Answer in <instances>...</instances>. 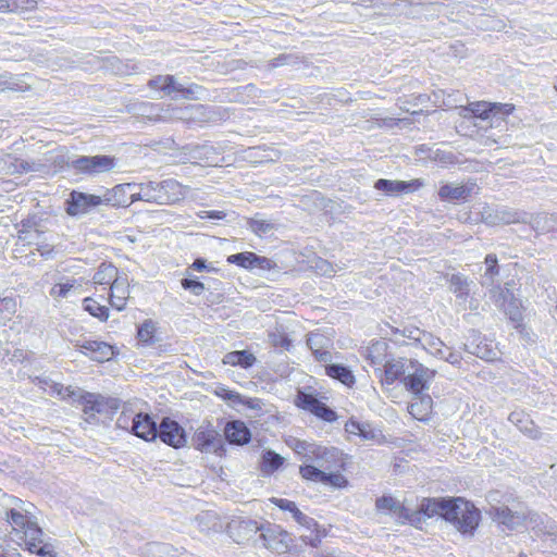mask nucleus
Returning a JSON list of instances; mask_svg holds the SVG:
<instances>
[{"instance_id": "obj_1", "label": "nucleus", "mask_w": 557, "mask_h": 557, "mask_svg": "<svg viewBox=\"0 0 557 557\" xmlns=\"http://www.w3.org/2000/svg\"><path fill=\"white\" fill-rule=\"evenodd\" d=\"M421 506L428 517L441 516L463 535L472 536L481 521V511L472 503L462 498L424 499Z\"/></svg>"}, {"instance_id": "obj_2", "label": "nucleus", "mask_w": 557, "mask_h": 557, "mask_svg": "<svg viewBox=\"0 0 557 557\" xmlns=\"http://www.w3.org/2000/svg\"><path fill=\"white\" fill-rule=\"evenodd\" d=\"M189 188L174 178L161 182L148 181L138 184L139 201L170 206L183 200Z\"/></svg>"}, {"instance_id": "obj_3", "label": "nucleus", "mask_w": 557, "mask_h": 557, "mask_svg": "<svg viewBox=\"0 0 557 557\" xmlns=\"http://www.w3.org/2000/svg\"><path fill=\"white\" fill-rule=\"evenodd\" d=\"M79 403L83 406L85 421L92 424L99 423L102 419H112L121 404L117 398L87 392L79 396Z\"/></svg>"}, {"instance_id": "obj_4", "label": "nucleus", "mask_w": 557, "mask_h": 557, "mask_svg": "<svg viewBox=\"0 0 557 557\" xmlns=\"http://www.w3.org/2000/svg\"><path fill=\"white\" fill-rule=\"evenodd\" d=\"M117 160L112 156H81L69 162V168L86 176H97L115 169Z\"/></svg>"}, {"instance_id": "obj_5", "label": "nucleus", "mask_w": 557, "mask_h": 557, "mask_svg": "<svg viewBox=\"0 0 557 557\" xmlns=\"http://www.w3.org/2000/svg\"><path fill=\"white\" fill-rule=\"evenodd\" d=\"M292 542V535L283 530L281 525L262 522L259 543L257 545H261L275 554H285L288 552Z\"/></svg>"}, {"instance_id": "obj_6", "label": "nucleus", "mask_w": 557, "mask_h": 557, "mask_svg": "<svg viewBox=\"0 0 557 557\" xmlns=\"http://www.w3.org/2000/svg\"><path fill=\"white\" fill-rule=\"evenodd\" d=\"M468 110L482 122L490 121V126L493 127L494 125L498 126L505 116L512 113L515 106L511 103L480 101L470 103Z\"/></svg>"}, {"instance_id": "obj_7", "label": "nucleus", "mask_w": 557, "mask_h": 557, "mask_svg": "<svg viewBox=\"0 0 557 557\" xmlns=\"http://www.w3.org/2000/svg\"><path fill=\"white\" fill-rule=\"evenodd\" d=\"M262 528V523H258L255 520L236 517L233 518L226 527L228 535L237 544L259 543V535Z\"/></svg>"}, {"instance_id": "obj_8", "label": "nucleus", "mask_w": 557, "mask_h": 557, "mask_svg": "<svg viewBox=\"0 0 557 557\" xmlns=\"http://www.w3.org/2000/svg\"><path fill=\"white\" fill-rule=\"evenodd\" d=\"M410 369L404 377V384L407 391L414 396L424 395L423 392L428 391L431 381L435 376V371L431 370L418 361H410Z\"/></svg>"}, {"instance_id": "obj_9", "label": "nucleus", "mask_w": 557, "mask_h": 557, "mask_svg": "<svg viewBox=\"0 0 557 557\" xmlns=\"http://www.w3.org/2000/svg\"><path fill=\"white\" fill-rule=\"evenodd\" d=\"M21 539L24 540L28 552L40 557H57L54 546L44 541V532L36 521L22 532Z\"/></svg>"}, {"instance_id": "obj_10", "label": "nucleus", "mask_w": 557, "mask_h": 557, "mask_svg": "<svg viewBox=\"0 0 557 557\" xmlns=\"http://www.w3.org/2000/svg\"><path fill=\"white\" fill-rule=\"evenodd\" d=\"M448 289L456 297V304L461 310H474L476 304L471 297L474 283L462 274H453L449 278Z\"/></svg>"}, {"instance_id": "obj_11", "label": "nucleus", "mask_w": 557, "mask_h": 557, "mask_svg": "<svg viewBox=\"0 0 557 557\" xmlns=\"http://www.w3.org/2000/svg\"><path fill=\"white\" fill-rule=\"evenodd\" d=\"M138 184L126 183L119 184L112 189H108L102 197L103 205L112 207H128L135 201H139L137 198Z\"/></svg>"}, {"instance_id": "obj_12", "label": "nucleus", "mask_w": 557, "mask_h": 557, "mask_svg": "<svg viewBox=\"0 0 557 557\" xmlns=\"http://www.w3.org/2000/svg\"><path fill=\"white\" fill-rule=\"evenodd\" d=\"M45 234L41 219L33 215L21 221L17 238L24 245L40 247V244L47 240Z\"/></svg>"}, {"instance_id": "obj_13", "label": "nucleus", "mask_w": 557, "mask_h": 557, "mask_svg": "<svg viewBox=\"0 0 557 557\" xmlns=\"http://www.w3.org/2000/svg\"><path fill=\"white\" fill-rule=\"evenodd\" d=\"M65 211L71 216L88 213L94 208L103 205L102 197L73 190L66 200Z\"/></svg>"}, {"instance_id": "obj_14", "label": "nucleus", "mask_w": 557, "mask_h": 557, "mask_svg": "<svg viewBox=\"0 0 557 557\" xmlns=\"http://www.w3.org/2000/svg\"><path fill=\"white\" fill-rule=\"evenodd\" d=\"M158 437L173 448L184 447L187 443L185 430L175 420L165 417L158 429Z\"/></svg>"}, {"instance_id": "obj_15", "label": "nucleus", "mask_w": 557, "mask_h": 557, "mask_svg": "<svg viewBox=\"0 0 557 557\" xmlns=\"http://www.w3.org/2000/svg\"><path fill=\"white\" fill-rule=\"evenodd\" d=\"M191 441L194 447L202 453H218L222 449L221 434L209 424L199 426Z\"/></svg>"}, {"instance_id": "obj_16", "label": "nucleus", "mask_w": 557, "mask_h": 557, "mask_svg": "<svg viewBox=\"0 0 557 557\" xmlns=\"http://www.w3.org/2000/svg\"><path fill=\"white\" fill-rule=\"evenodd\" d=\"M75 347L97 362L109 361L115 355L114 347L102 341L82 338L75 342Z\"/></svg>"}, {"instance_id": "obj_17", "label": "nucleus", "mask_w": 557, "mask_h": 557, "mask_svg": "<svg viewBox=\"0 0 557 557\" xmlns=\"http://www.w3.org/2000/svg\"><path fill=\"white\" fill-rule=\"evenodd\" d=\"M409 359L398 358V359H389L385 360L383 364V369L375 368V372H377L379 376L382 379V382L392 385L398 379L405 377L410 369Z\"/></svg>"}, {"instance_id": "obj_18", "label": "nucleus", "mask_w": 557, "mask_h": 557, "mask_svg": "<svg viewBox=\"0 0 557 557\" xmlns=\"http://www.w3.org/2000/svg\"><path fill=\"white\" fill-rule=\"evenodd\" d=\"M158 429L159 425L149 413L139 412L134 414L132 433L137 437L146 442L156 441L158 438Z\"/></svg>"}, {"instance_id": "obj_19", "label": "nucleus", "mask_w": 557, "mask_h": 557, "mask_svg": "<svg viewBox=\"0 0 557 557\" xmlns=\"http://www.w3.org/2000/svg\"><path fill=\"white\" fill-rule=\"evenodd\" d=\"M310 461L315 462L321 468L331 470L343 462L342 451L336 447L315 444L313 451H311Z\"/></svg>"}, {"instance_id": "obj_20", "label": "nucleus", "mask_w": 557, "mask_h": 557, "mask_svg": "<svg viewBox=\"0 0 557 557\" xmlns=\"http://www.w3.org/2000/svg\"><path fill=\"white\" fill-rule=\"evenodd\" d=\"M422 186V183L419 180H413L411 182L398 181V180H386L380 178L374 183V188L379 191L384 193L387 196H397L400 194H407L416 190L418 187Z\"/></svg>"}, {"instance_id": "obj_21", "label": "nucleus", "mask_w": 557, "mask_h": 557, "mask_svg": "<svg viewBox=\"0 0 557 557\" xmlns=\"http://www.w3.org/2000/svg\"><path fill=\"white\" fill-rule=\"evenodd\" d=\"M224 436L230 444L245 445L251 440V432L240 420L228 421L224 428Z\"/></svg>"}, {"instance_id": "obj_22", "label": "nucleus", "mask_w": 557, "mask_h": 557, "mask_svg": "<svg viewBox=\"0 0 557 557\" xmlns=\"http://www.w3.org/2000/svg\"><path fill=\"white\" fill-rule=\"evenodd\" d=\"M273 503L280 509L290 512L294 520L301 527H304L308 530H311V529L318 527V522L313 518L301 512L294 502H292L289 499H285V498H274Z\"/></svg>"}, {"instance_id": "obj_23", "label": "nucleus", "mask_w": 557, "mask_h": 557, "mask_svg": "<svg viewBox=\"0 0 557 557\" xmlns=\"http://www.w3.org/2000/svg\"><path fill=\"white\" fill-rule=\"evenodd\" d=\"M329 343L330 339L320 333L311 332L307 336V346L320 362H327L332 358L331 352L327 350Z\"/></svg>"}, {"instance_id": "obj_24", "label": "nucleus", "mask_w": 557, "mask_h": 557, "mask_svg": "<svg viewBox=\"0 0 557 557\" xmlns=\"http://www.w3.org/2000/svg\"><path fill=\"white\" fill-rule=\"evenodd\" d=\"M529 524L532 527L533 530H535V533L537 535H548L552 537V540H556L557 537V525L555 521L549 519L547 516H542L539 513H530L529 517Z\"/></svg>"}, {"instance_id": "obj_25", "label": "nucleus", "mask_w": 557, "mask_h": 557, "mask_svg": "<svg viewBox=\"0 0 557 557\" xmlns=\"http://www.w3.org/2000/svg\"><path fill=\"white\" fill-rule=\"evenodd\" d=\"M472 185H454V184H445L438 190V196L442 200L448 201H459L467 200L472 190Z\"/></svg>"}, {"instance_id": "obj_26", "label": "nucleus", "mask_w": 557, "mask_h": 557, "mask_svg": "<svg viewBox=\"0 0 557 557\" xmlns=\"http://www.w3.org/2000/svg\"><path fill=\"white\" fill-rule=\"evenodd\" d=\"M465 350L468 352L485 360H492L495 358V351L481 339L480 334L472 332L471 337L465 344Z\"/></svg>"}, {"instance_id": "obj_27", "label": "nucleus", "mask_w": 557, "mask_h": 557, "mask_svg": "<svg viewBox=\"0 0 557 557\" xmlns=\"http://www.w3.org/2000/svg\"><path fill=\"white\" fill-rule=\"evenodd\" d=\"M222 362L232 367H239L242 369H249L256 362V356L249 350H234L224 355Z\"/></svg>"}, {"instance_id": "obj_28", "label": "nucleus", "mask_w": 557, "mask_h": 557, "mask_svg": "<svg viewBox=\"0 0 557 557\" xmlns=\"http://www.w3.org/2000/svg\"><path fill=\"white\" fill-rule=\"evenodd\" d=\"M149 557H195L183 547H174L169 543H151L148 547Z\"/></svg>"}, {"instance_id": "obj_29", "label": "nucleus", "mask_w": 557, "mask_h": 557, "mask_svg": "<svg viewBox=\"0 0 557 557\" xmlns=\"http://www.w3.org/2000/svg\"><path fill=\"white\" fill-rule=\"evenodd\" d=\"M82 284L75 278H66L64 282L54 284L49 294L55 300L69 298L72 295L79 294Z\"/></svg>"}, {"instance_id": "obj_30", "label": "nucleus", "mask_w": 557, "mask_h": 557, "mask_svg": "<svg viewBox=\"0 0 557 557\" xmlns=\"http://www.w3.org/2000/svg\"><path fill=\"white\" fill-rule=\"evenodd\" d=\"M529 223L537 233L557 232V214L556 213H537L530 216Z\"/></svg>"}, {"instance_id": "obj_31", "label": "nucleus", "mask_w": 557, "mask_h": 557, "mask_svg": "<svg viewBox=\"0 0 557 557\" xmlns=\"http://www.w3.org/2000/svg\"><path fill=\"white\" fill-rule=\"evenodd\" d=\"M508 420L515 424L521 432L527 434L531 438H537L540 435L539 429L535 426L532 420L522 412L513 411L509 414Z\"/></svg>"}, {"instance_id": "obj_32", "label": "nucleus", "mask_w": 557, "mask_h": 557, "mask_svg": "<svg viewBox=\"0 0 557 557\" xmlns=\"http://www.w3.org/2000/svg\"><path fill=\"white\" fill-rule=\"evenodd\" d=\"M433 400L430 395L416 396V401L408 406L409 413L417 420H425L432 411Z\"/></svg>"}, {"instance_id": "obj_33", "label": "nucleus", "mask_w": 557, "mask_h": 557, "mask_svg": "<svg viewBox=\"0 0 557 557\" xmlns=\"http://www.w3.org/2000/svg\"><path fill=\"white\" fill-rule=\"evenodd\" d=\"M325 373L330 377L339 381L341 383H343L344 385H346L348 387H351L356 382L352 371L348 367L341 364V363L326 364Z\"/></svg>"}, {"instance_id": "obj_34", "label": "nucleus", "mask_w": 557, "mask_h": 557, "mask_svg": "<svg viewBox=\"0 0 557 557\" xmlns=\"http://www.w3.org/2000/svg\"><path fill=\"white\" fill-rule=\"evenodd\" d=\"M0 171L9 175L22 174L30 171V165L26 161L17 159L12 154H5L0 157Z\"/></svg>"}, {"instance_id": "obj_35", "label": "nucleus", "mask_w": 557, "mask_h": 557, "mask_svg": "<svg viewBox=\"0 0 557 557\" xmlns=\"http://www.w3.org/2000/svg\"><path fill=\"white\" fill-rule=\"evenodd\" d=\"M147 85L151 89L162 91L165 96H170L172 99H177V95H174L176 79L173 75H158L149 79Z\"/></svg>"}, {"instance_id": "obj_36", "label": "nucleus", "mask_w": 557, "mask_h": 557, "mask_svg": "<svg viewBox=\"0 0 557 557\" xmlns=\"http://www.w3.org/2000/svg\"><path fill=\"white\" fill-rule=\"evenodd\" d=\"M528 215L525 213H519L511 209L506 208H497L494 211V214L490 213L486 219H490L492 223H518V222H527Z\"/></svg>"}, {"instance_id": "obj_37", "label": "nucleus", "mask_w": 557, "mask_h": 557, "mask_svg": "<svg viewBox=\"0 0 557 557\" xmlns=\"http://www.w3.org/2000/svg\"><path fill=\"white\" fill-rule=\"evenodd\" d=\"M7 521L10 523L13 531L22 534V532L35 520L29 516L27 510H25V512H21L16 508H11L7 511Z\"/></svg>"}, {"instance_id": "obj_38", "label": "nucleus", "mask_w": 557, "mask_h": 557, "mask_svg": "<svg viewBox=\"0 0 557 557\" xmlns=\"http://www.w3.org/2000/svg\"><path fill=\"white\" fill-rule=\"evenodd\" d=\"M175 92L174 95H177L178 98L187 99V100H201L207 97V89L198 84H190L189 86L185 87L184 85L176 82L175 85Z\"/></svg>"}, {"instance_id": "obj_39", "label": "nucleus", "mask_w": 557, "mask_h": 557, "mask_svg": "<svg viewBox=\"0 0 557 557\" xmlns=\"http://www.w3.org/2000/svg\"><path fill=\"white\" fill-rule=\"evenodd\" d=\"M494 518L502 524L509 529H515L522 523L525 519L521 515L513 512L508 507L495 508Z\"/></svg>"}, {"instance_id": "obj_40", "label": "nucleus", "mask_w": 557, "mask_h": 557, "mask_svg": "<svg viewBox=\"0 0 557 557\" xmlns=\"http://www.w3.org/2000/svg\"><path fill=\"white\" fill-rule=\"evenodd\" d=\"M117 276V269L113 264L102 262L94 274L92 281L98 285H110Z\"/></svg>"}, {"instance_id": "obj_41", "label": "nucleus", "mask_w": 557, "mask_h": 557, "mask_svg": "<svg viewBox=\"0 0 557 557\" xmlns=\"http://www.w3.org/2000/svg\"><path fill=\"white\" fill-rule=\"evenodd\" d=\"M503 296V309L505 314L512 321V322H520L522 320V313L520 311V302L518 299H516L508 290L506 294H502Z\"/></svg>"}, {"instance_id": "obj_42", "label": "nucleus", "mask_w": 557, "mask_h": 557, "mask_svg": "<svg viewBox=\"0 0 557 557\" xmlns=\"http://www.w3.org/2000/svg\"><path fill=\"white\" fill-rule=\"evenodd\" d=\"M284 462V458L272 449H267L261 458V471L271 474L276 471Z\"/></svg>"}, {"instance_id": "obj_43", "label": "nucleus", "mask_w": 557, "mask_h": 557, "mask_svg": "<svg viewBox=\"0 0 557 557\" xmlns=\"http://www.w3.org/2000/svg\"><path fill=\"white\" fill-rule=\"evenodd\" d=\"M420 345L423 349L436 358H442V356H444V349L446 347L445 344L431 333L425 332L423 337H421Z\"/></svg>"}, {"instance_id": "obj_44", "label": "nucleus", "mask_w": 557, "mask_h": 557, "mask_svg": "<svg viewBox=\"0 0 557 557\" xmlns=\"http://www.w3.org/2000/svg\"><path fill=\"white\" fill-rule=\"evenodd\" d=\"M386 343L375 342L367 350V359L373 367L383 366L385 360Z\"/></svg>"}, {"instance_id": "obj_45", "label": "nucleus", "mask_w": 557, "mask_h": 557, "mask_svg": "<svg viewBox=\"0 0 557 557\" xmlns=\"http://www.w3.org/2000/svg\"><path fill=\"white\" fill-rule=\"evenodd\" d=\"M154 323L150 320L145 321L137 331L138 342L143 346H150L154 343Z\"/></svg>"}, {"instance_id": "obj_46", "label": "nucleus", "mask_w": 557, "mask_h": 557, "mask_svg": "<svg viewBox=\"0 0 557 557\" xmlns=\"http://www.w3.org/2000/svg\"><path fill=\"white\" fill-rule=\"evenodd\" d=\"M84 309L100 321H106L109 318V309L92 298L84 299Z\"/></svg>"}, {"instance_id": "obj_47", "label": "nucleus", "mask_w": 557, "mask_h": 557, "mask_svg": "<svg viewBox=\"0 0 557 557\" xmlns=\"http://www.w3.org/2000/svg\"><path fill=\"white\" fill-rule=\"evenodd\" d=\"M255 252L245 251L230 255L226 261L231 264H236L240 268L252 270L253 269Z\"/></svg>"}, {"instance_id": "obj_48", "label": "nucleus", "mask_w": 557, "mask_h": 557, "mask_svg": "<svg viewBox=\"0 0 557 557\" xmlns=\"http://www.w3.org/2000/svg\"><path fill=\"white\" fill-rule=\"evenodd\" d=\"M497 262H498L497 261V257L494 253H488L485 257L486 269H485V272H484V275H483V278H484L483 284L484 285L485 284L492 285L494 283L495 276L498 275L499 269H498V263Z\"/></svg>"}, {"instance_id": "obj_49", "label": "nucleus", "mask_w": 557, "mask_h": 557, "mask_svg": "<svg viewBox=\"0 0 557 557\" xmlns=\"http://www.w3.org/2000/svg\"><path fill=\"white\" fill-rule=\"evenodd\" d=\"M269 339L274 347L288 349L292 345V341L288 338L287 334L278 327L269 333Z\"/></svg>"}, {"instance_id": "obj_50", "label": "nucleus", "mask_w": 557, "mask_h": 557, "mask_svg": "<svg viewBox=\"0 0 557 557\" xmlns=\"http://www.w3.org/2000/svg\"><path fill=\"white\" fill-rule=\"evenodd\" d=\"M196 521L198 522V525L201 531H215L219 528H221V524L218 522L215 516L210 512L198 515L196 517Z\"/></svg>"}, {"instance_id": "obj_51", "label": "nucleus", "mask_w": 557, "mask_h": 557, "mask_svg": "<svg viewBox=\"0 0 557 557\" xmlns=\"http://www.w3.org/2000/svg\"><path fill=\"white\" fill-rule=\"evenodd\" d=\"M299 472L302 479L312 481L315 483H321L323 480V473L324 471L312 466V465H305L299 468Z\"/></svg>"}, {"instance_id": "obj_52", "label": "nucleus", "mask_w": 557, "mask_h": 557, "mask_svg": "<svg viewBox=\"0 0 557 557\" xmlns=\"http://www.w3.org/2000/svg\"><path fill=\"white\" fill-rule=\"evenodd\" d=\"M321 403L317 396L309 393H299L297 396V405L311 413L315 410L318 405Z\"/></svg>"}, {"instance_id": "obj_53", "label": "nucleus", "mask_w": 557, "mask_h": 557, "mask_svg": "<svg viewBox=\"0 0 557 557\" xmlns=\"http://www.w3.org/2000/svg\"><path fill=\"white\" fill-rule=\"evenodd\" d=\"M346 478L338 473V472H325L323 473V480L321 481V484L341 488L347 485Z\"/></svg>"}, {"instance_id": "obj_54", "label": "nucleus", "mask_w": 557, "mask_h": 557, "mask_svg": "<svg viewBox=\"0 0 557 557\" xmlns=\"http://www.w3.org/2000/svg\"><path fill=\"white\" fill-rule=\"evenodd\" d=\"M9 12L25 13L36 9V0H10Z\"/></svg>"}, {"instance_id": "obj_55", "label": "nucleus", "mask_w": 557, "mask_h": 557, "mask_svg": "<svg viewBox=\"0 0 557 557\" xmlns=\"http://www.w3.org/2000/svg\"><path fill=\"white\" fill-rule=\"evenodd\" d=\"M315 443H309L306 441L295 440V444L293 446L294 451L301 457L305 461H310L311 451H313V447Z\"/></svg>"}, {"instance_id": "obj_56", "label": "nucleus", "mask_w": 557, "mask_h": 557, "mask_svg": "<svg viewBox=\"0 0 557 557\" xmlns=\"http://www.w3.org/2000/svg\"><path fill=\"white\" fill-rule=\"evenodd\" d=\"M110 290L111 296H122L124 298H128L129 290L127 285V278L117 276L111 284H110Z\"/></svg>"}, {"instance_id": "obj_57", "label": "nucleus", "mask_w": 557, "mask_h": 557, "mask_svg": "<svg viewBox=\"0 0 557 557\" xmlns=\"http://www.w3.org/2000/svg\"><path fill=\"white\" fill-rule=\"evenodd\" d=\"M393 334L401 335L403 337H407L409 339H412L420 344L421 337L425 334L424 331H421L419 327L416 326H405L403 330L399 329H392Z\"/></svg>"}, {"instance_id": "obj_58", "label": "nucleus", "mask_w": 557, "mask_h": 557, "mask_svg": "<svg viewBox=\"0 0 557 557\" xmlns=\"http://www.w3.org/2000/svg\"><path fill=\"white\" fill-rule=\"evenodd\" d=\"M181 285L185 290H189L195 296H199L203 293L205 284L197 277H185L181 281Z\"/></svg>"}, {"instance_id": "obj_59", "label": "nucleus", "mask_w": 557, "mask_h": 557, "mask_svg": "<svg viewBox=\"0 0 557 557\" xmlns=\"http://www.w3.org/2000/svg\"><path fill=\"white\" fill-rule=\"evenodd\" d=\"M312 413L326 422H333L337 419V413L323 401L318 405Z\"/></svg>"}, {"instance_id": "obj_60", "label": "nucleus", "mask_w": 557, "mask_h": 557, "mask_svg": "<svg viewBox=\"0 0 557 557\" xmlns=\"http://www.w3.org/2000/svg\"><path fill=\"white\" fill-rule=\"evenodd\" d=\"M215 394L219 397L231 401L232 404H244V397L239 393L231 391L228 388L218 387Z\"/></svg>"}, {"instance_id": "obj_61", "label": "nucleus", "mask_w": 557, "mask_h": 557, "mask_svg": "<svg viewBox=\"0 0 557 557\" xmlns=\"http://www.w3.org/2000/svg\"><path fill=\"white\" fill-rule=\"evenodd\" d=\"M252 232L259 236L268 234L273 230V224L265 220H252L250 222Z\"/></svg>"}, {"instance_id": "obj_62", "label": "nucleus", "mask_w": 557, "mask_h": 557, "mask_svg": "<svg viewBox=\"0 0 557 557\" xmlns=\"http://www.w3.org/2000/svg\"><path fill=\"white\" fill-rule=\"evenodd\" d=\"M397 500L391 496H382L376 499V508L379 510H387L389 513L394 512L395 507L397 506Z\"/></svg>"}, {"instance_id": "obj_63", "label": "nucleus", "mask_w": 557, "mask_h": 557, "mask_svg": "<svg viewBox=\"0 0 557 557\" xmlns=\"http://www.w3.org/2000/svg\"><path fill=\"white\" fill-rule=\"evenodd\" d=\"M133 417L132 414L127 413L126 410H123L119 418L116 419V426L119 429H123L126 431H129L132 433L133 431Z\"/></svg>"}, {"instance_id": "obj_64", "label": "nucleus", "mask_w": 557, "mask_h": 557, "mask_svg": "<svg viewBox=\"0 0 557 557\" xmlns=\"http://www.w3.org/2000/svg\"><path fill=\"white\" fill-rule=\"evenodd\" d=\"M392 515L401 523H405L411 518V511L399 502L397 503V506L395 507V510L392 512Z\"/></svg>"}]
</instances>
